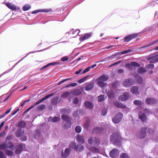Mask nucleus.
Instances as JSON below:
<instances>
[{
    "label": "nucleus",
    "instance_id": "f257e3e1",
    "mask_svg": "<svg viewBox=\"0 0 158 158\" xmlns=\"http://www.w3.org/2000/svg\"><path fill=\"white\" fill-rule=\"evenodd\" d=\"M122 139L119 133L117 131L114 132L110 137L111 142L115 144L120 143Z\"/></svg>",
    "mask_w": 158,
    "mask_h": 158
},
{
    "label": "nucleus",
    "instance_id": "f03ea898",
    "mask_svg": "<svg viewBox=\"0 0 158 158\" xmlns=\"http://www.w3.org/2000/svg\"><path fill=\"white\" fill-rule=\"evenodd\" d=\"M109 79L108 75L106 74L102 75L97 79V84L98 86L101 87H106L107 86V84L103 81H106Z\"/></svg>",
    "mask_w": 158,
    "mask_h": 158
},
{
    "label": "nucleus",
    "instance_id": "7ed1b4c3",
    "mask_svg": "<svg viewBox=\"0 0 158 158\" xmlns=\"http://www.w3.org/2000/svg\"><path fill=\"white\" fill-rule=\"evenodd\" d=\"M123 114L121 112H118L116 114L112 119L113 122L115 123H118L121 120Z\"/></svg>",
    "mask_w": 158,
    "mask_h": 158
},
{
    "label": "nucleus",
    "instance_id": "20e7f679",
    "mask_svg": "<svg viewBox=\"0 0 158 158\" xmlns=\"http://www.w3.org/2000/svg\"><path fill=\"white\" fill-rule=\"evenodd\" d=\"M138 33H133L126 35L124 38V41L125 42H128L132 40L135 39L138 35Z\"/></svg>",
    "mask_w": 158,
    "mask_h": 158
},
{
    "label": "nucleus",
    "instance_id": "39448f33",
    "mask_svg": "<svg viewBox=\"0 0 158 158\" xmlns=\"http://www.w3.org/2000/svg\"><path fill=\"white\" fill-rule=\"evenodd\" d=\"M134 82V80L132 78H128L125 79L123 82V86L127 87L133 85Z\"/></svg>",
    "mask_w": 158,
    "mask_h": 158
},
{
    "label": "nucleus",
    "instance_id": "423d86ee",
    "mask_svg": "<svg viewBox=\"0 0 158 158\" xmlns=\"http://www.w3.org/2000/svg\"><path fill=\"white\" fill-rule=\"evenodd\" d=\"M53 95H54V93H51L50 94H49L46 95L44 98L41 99L38 102H37L35 103H34L33 105H32V106H31L29 107V109H30V110H31V109L33 108L35 106L41 103L43 101L46 100V99L50 98V97L52 96Z\"/></svg>",
    "mask_w": 158,
    "mask_h": 158
},
{
    "label": "nucleus",
    "instance_id": "0eeeda50",
    "mask_svg": "<svg viewBox=\"0 0 158 158\" xmlns=\"http://www.w3.org/2000/svg\"><path fill=\"white\" fill-rule=\"evenodd\" d=\"M129 93L127 92H124L122 95H120L118 98L119 100L124 101L127 100L129 98Z\"/></svg>",
    "mask_w": 158,
    "mask_h": 158
},
{
    "label": "nucleus",
    "instance_id": "6e6552de",
    "mask_svg": "<svg viewBox=\"0 0 158 158\" xmlns=\"http://www.w3.org/2000/svg\"><path fill=\"white\" fill-rule=\"evenodd\" d=\"M147 127L142 128L139 133L138 135V136L140 139H143L145 138L146 135V131Z\"/></svg>",
    "mask_w": 158,
    "mask_h": 158
},
{
    "label": "nucleus",
    "instance_id": "1a4fd4ad",
    "mask_svg": "<svg viewBox=\"0 0 158 158\" xmlns=\"http://www.w3.org/2000/svg\"><path fill=\"white\" fill-rule=\"evenodd\" d=\"M118 150L116 148H114L110 152L109 155L110 157H115L118 155Z\"/></svg>",
    "mask_w": 158,
    "mask_h": 158
},
{
    "label": "nucleus",
    "instance_id": "9d476101",
    "mask_svg": "<svg viewBox=\"0 0 158 158\" xmlns=\"http://www.w3.org/2000/svg\"><path fill=\"white\" fill-rule=\"evenodd\" d=\"M139 118L143 122H147V117L146 115L141 112H139L138 113Z\"/></svg>",
    "mask_w": 158,
    "mask_h": 158
},
{
    "label": "nucleus",
    "instance_id": "9b49d317",
    "mask_svg": "<svg viewBox=\"0 0 158 158\" xmlns=\"http://www.w3.org/2000/svg\"><path fill=\"white\" fill-rule=\"evenodd\" d=\"M76 138V141L79 143H83L85 142V139L82 135L80 134L77 135Z\"/></svg>",
    "mask_w": 158,
    "mask_h": 158
},
{
    "label": "nucleus",
    "instance_id": "f8f14e48",
    "mask_svg": "<svg viewBox=\"0 0 158 158\" xmlns=\"http://www.w3.org/2000/svg\"><path fill=\"white\" fill-rule=\"evenodd\" d=\"M24 133V131L22 129L19 128L15 132V135L17 137H21Z\"/></svg>",
    "mask_w": 158,
    "mask_h": 158
},
{
    "label": "nucleus",
    "instance_id": "ddd939ff",
    "mask_svg": "<svg viewBox=\"0 0 158 158\" xmlns=\"http://www.w3.org/2000/svg\"><path fill=\"white\" fill-rule=\"evenodd\" d=\"M139 87L137 86H134L131 87L130 89L131 92L133 94L139 95V92L138 91Z\"/></svg>",
    "mask_w": 158,
    "mask_h": 158
},
{
    "label": "nucleus",
    "instance_id": "4468645a",
    "mask_svg": "<svg viewBox=\"0 0 158 158\" xmlns=\"http://www.w3.org/2000/svg\"><path fill=\"white\" fill-rule=\"evenodd\" d=\"M92 36V33H87L82 36H81L80 38V40L81 41H83L85 40H87L90 38Z\"/></svg>",
    "mask_w": 158,
    "mask_h": 158
},
{
    "label": "nucleus",
    "instance_id": "2eb2a0df",
    "mask_svg": "<svg viewBox=\"0 0 158 158\" xmlns=\"http://www.w3.org/2000/svg\"><path fill=\"white\" fill-rule=\"evenodd\" d=\"M156 100L154 98H148L145 100L146 103L148 105L153 104L156 103Z\"/></svg>",
    "mask_w": 158,
    "mask_h": 158
},
{
    "label": "nucleus",
    "instance_id": "dca6fc26",
    "mask_svg": "<svg viewBox=\"0 0 158 158\" xmlns=\"http://www.w3.org/2000/svg\"><path fill=\"white\" fill-rule=\"evenodd\" d=\"M135 78L137 83L139 84H142L143 83V79L139 75L136 74L135 76Z\"/></svg>",
    "mask_w": 158,
    "mask_h": 158
},
{
    "label": "nucleus",
    "instance_id": "f3484780",
    "mask_svg": "<svg viewBox=\"0 0 158 158\" xmlns=\"http://www.w3.org/2000/svg\"><path fill=\"white\" fill-rule=\"evenodd\" d=\"M113 104L115 106L118 108L124 109L127 107L126 105L118 102H114L113 103Z\"/></svg>",
    "mask_w": 158,
    "mask_h": 158
},
{
    "label": "nucleus",
    "instance_id": "a211bd4d",
    "mask_svg": "<svg viewBox=\"0 0 158 158\" xmlns=\"http://www.w3.org/2000/svg\"><path fill=\"white\" fill-rule=\"evenodd\" d=\"M24 145L22 143H20L17 146L15 152L18 154H20L21 152L23 151V145Z\"/></svg>",
    "mask_w": 158,
    "mask_h": 158
},
{
    "label": "nucleus",
    "instance_id": "6ab92c4d",
    "mask_svg": "<svg viewBox=\"0 0 158 158\" xmlns=\"http://www.w3.org/2000/svg\"><path fill=\"white\" fill-rule=\"evenodd\" d=\"M147 60H150V63H155L158 61L157 56L156 55L148 57L147 58Z\"/></svg>",
    "mask_w": 158,
    "mask_h": 158
},
{
    "label": "nucleus",
    "instance_id": "aec40b11",
    "mask_svg": "<svg viewBox=\"0 0 158 158\" xmlns=\"http://www.w3.org/2000/svg\"><path fill=\"white\" fill-rule=\"evenodd\" d=\"M60 120V118L59 117L54 116L53 117H50L48 121L49 122H51L55 123L59 121Z\"/></svg>",
    "mask_w": 158,
    "mask_h": 158
},
{
    "label": "nucleus",
    "instance_id": "412c9836",
    "mask_svg": "<svg viewBox=\"0 0 158 158\" xmlns=\"http://www.w3.org/2000/svg\"><path fill=\"white\" fill-rule=\"evenodd\" d=\"M85 106L90 109H92L93 108V105L91 102L86 101L84 103Z\"/></svg>",
    "mask_w": 158,
    "mask_h": 158
},
{
    "label": "nucleus",
    "instance_id": "4be33fe9",
    "mask_svg": "<svg viewBox=\"0 0 158 158\" xmlns=\"http://www.w3.org/2000/svg\"><path fill=\"white\" fill-rule=\"evenodd\" d=\"M5 4L9 9L12 10H16V7L15 6L12 5L11 3H6Z\"/></svg>",
    "mask_w": 158,
    "mask_h": 158
},
{
    "label": "nucleus",
    "instance_id": "5701e85b",
    "mask_svg": "<svg viewBox=\"0 0 158 158\" xmlns=\"http://www.w3.org/2000/svg\"><path fill=\"white\" fill-rule=\"evenodd\" d=\"M70 149L69 148H66L64 151V154L63 152L62 153V156L63 157L65 158L68 157L70 154Z\"/></svg>",
    "mask_w": 158,
    "mask_h": 158
},
{
    "label": "nucleus",
    "instance_id": "b1692460",
    "mask_svg": "<svg viewBox=\"0 0 158 158\" xmlns=\"http://www.w3.org/2000/svg\"><path fill=\"white\" fill-rule=\"evenodd\" d=\"M94 84L92 82L88 84L85 87V90L86 91H89L91 90L94 87Z\"/></svg>",
    "mask_w": 158,
    "mask_h": 158
},
{
    "label": "nucleus",
    "instance_id": "393cba45",
    "mask_svg": "<svg viewBox=\"0 0 158 158\" xmlns=\"http://www.w3.org/2000/svg\"><path fill=\"white\" fill-rule=\"evenodd\" d=\"M52 10L51 9H42L41 10H35L32 12V14H36L39 12H43L48 13L50 11H52Z\"/></svg>",
    "mask_w": 158,
    "mask_h": 158
},
{
    "label": "nucleus",
    "instance_id": "a878e982",
    "mask_svg": "<svg viewBox=\"0 0 158 158\" xmlns=\"http://www.w3.org/2000/svg\"><path fill=\"white\" fill-rule=\"evenodd\" d=\"M26 125V123L24 122L20 121L18 123L17 126L19 128L22 129L25 127Z\"/></svg>",
    "mask_w": 158,
    "mask_h": 158
},
{
    "label": "nucleus",
    "instance_id": "bb28decb",
    "mask_svg": "<svg viewBox=\"0 0 158 158\" xmlns=\"http://www.w3.org/2000/svg\"><path fill=\"white\" fill-rule=\"evenodd\" d=\"M84 148L82 145L80 144H77L75 146L74 149L75 150L77 151H78L81 152L82 151Z\"/></svg>",
    "mask_w": 158,
    "mask_h": 158
},
{
    "label": "nucleus",
    "instance_id": "cd10ccee",
    "mask_svg": "<svg viewBox=\"0 0 158 158\" xmlns=\"http://www.w3.org/2000/svg\"><path fill=\"white\" fill-rule=\"evenodd\" d=\"M104 130L102 127H95L93 129L94 132L100 133Z\"/></svg>",
    "mask_w": 158,
    "mask_h": 158
},
{
    "label": "nucleus",
    "instance_id": "c85d7f7f",
    "mask_svg": "<svg viewBox=\"0 0 158 158\" xmlns=\"http://www.w3.org/2000/svg\"><path fill=\"white\" fill-rule=\"evenodd\" d=\"M59 98L58 97H55L52 98L51 101V104L53 105H56L57 104Z\"/></svg>",
    "mask_w": 158,
    "mask_h": 158
},
{
    "label": "nucleus",
    "instance_id": "c756f323",
    "mask_svg": "<svg viewBox=\"0 0 158 158\" xmlns=\"http://www.w3.org/2000/svg\"><path fill=\"white\" fill-rule=\"evenodd\" d=\"M61 118L64 121L66 122L70 121V118L68 116L65 115L63 114L61 116Z\"/></svg>",
    "mask_w": 158,
    "mask_h": 158
},
{
    "label": "nucleus",
    "instance_id": "7c9ffc66",
    "mask_svg": "<svg viewBox=\"0 0 158 158\" xmlns=\"http://www.w3.org/2000/svg\"><path fill=\"white\" fill-rule=\"evenodd\" d=\"M107 95L108 97L111 98L114 97V94L113 91L110 90L108 92Z\"/></svg>",
    "mask_w": 158,
    "mask_h": 158
},
{
    "label": "nucleus",
    "instance_id": "2f4dec72",
    "mask_svg": "<svg viewBox=\"0 0 158 158\" xmlns=\"http://www.w3.org/2000/svg\"><path fill=\"white\" fill-rule=\"evenodd\" d=\"M158 42V40H156L155 41L152 42L150 44L147 46H145V47H141L140 48H139V49H140V51H141V50H143V48H144L146 47H147L152 46V45H153V44H155L156 43Z\"/></svg>",
    "mask_w": 158,
    "mask_h": 158
},
{
    "label": "nucleus",
    "instance_id": "473e14b6",
    "mask_svg": "<svg viewBox=\"0 0 158 158\" xmlns=\"http://www.w3.org/2000/svg\"><path fill=\"white\" fill-rule=\"evenodd\" d=\"M90 149L92 152L94 153H98L99 152V149L95 147H91Z\"/></svg>",
    "mask_w": 158,
    "mask_h": 158
},
{
    "label": "nucleus",
    "instance_id": "72a5a7b5",
    "mask_svg": "<svg viewBox=\"0 0 158 158\" xmlns=\"http://www.w3.org/2000/svg\"><path fill=\"white\" fill-rule=\"evenodd\" d=\"M81 92L79 89H76L73 90V94L77 96L81 94Z\"/></svg>",
    "mask_w": 158,
    "mask_h": 158
},
{
    "label": "nucleus",
    "instance_id": "f704fd0d",
    "mask_svg": "<svg viewBox=\"0 0 158 158\" xmlns=\"http://www.w3.org/2000/svg\"><path fill=\"white\" fill-rule=\"evenodd\" d=\"M71 126V123L70 121L66 122V123L64 126V129H68Z\"/></svg>",
    "mask_w": 158,
    "mask_h": 158
},
{
    "label": "nucleus",
    "instance_id": "c9c22d12",
    "mask_svg": "<svg viewBox=\"0 0 158 158\" xmlns=\"http://www.w3.org/2000/svg\"><path fill=\"white\" fill-rule=\"evenodd\" d=\"M147 70L143 67H140L138 69V72L139 73H142L146 72Z\"/></svg>",
    "mask_w": 158,
    "mask_h": 158
},
{
    "label": "nucleus",
    "instance_id": "e433bc0d",
    "mask_svg": "<svg viewBox=\"0 0 158 158\" xmlns=\"http://www.w3.org/2000/svg\"><path fill=\"white\" fill-rule=\"evenodd\" d=\"M105 100V96L101 95L98 97V101L99 102H102Z\"/></svg>",
    "mask_w": 158,
    "mask_h": 158
},
{
    "label": "nucleus",
    "instance_id": "4c0bfd02",
    "mask_svg": "<svg viewBox=\"0 0 158 158\" xmlns=\"http://www.w3.org/2000/svg\"><path fill=\"white\" fill-rule=\"evenodd\" d=\"M70 94V93L69 92H66L63 93L61 95V97L62 98H66L69 96Z\"/></svg>",
    "mask_w": 158,
    "mask_h": 158
},
{
    "label": "nucleus",
    "instance_id": "58836bf2",
    "mask_svg": "<svg viewBox=\"0 0 158 158\" xmlns=\"http://www.w3.org/2000/svg\"><path fill=\"white\" fill-rule=\"evenodd\" d=\"M6 148H10L14 146V145L11 142H9L7 143H6Z\"/></svg>",
    "mask_w": 158,
    "mask_h": 158
},
{
    "label": "nucleus",
    "instance_id": "ea45409f",
    "mask_svg": "<svg viewBox=\"0 0 158 158\" xmlns=\"http://www.w3.org/2000/svg\"><path fill=\"white\" fill-rule=\"evenodd\" d=\"M95 139L94 140V141H95L94 145L95 146H97L100 144V142L99 140V139L98 138H95Z\"/></svg>",
    "mask_w": 158,
    "mask_h": 158
},
{
    "label": "nucleus",
    "instance_id": "a19ab883",
    "mask_svg": "<svg viewBox=\"0 0 158 158\" xmlns=\"http://www.w3.org/2000/svg\"><path fill=\"white\" fill-rule=\"evenodd\" d=\"M134 104L136 106H139L141 105L142 104V102L138 100H135L133 102Z\"/></svg>",
    "mask_w": 158,
    "mask_h": 158
},
{
    "label": "nucleus",
    "instance_id": "79ce46f5",
    "mask_svg": "<svg viewBox=\"0 0 158 158\" xmlns=\"http://www.w3.org/2000/svg\"><path fill=\"white\" fill-rule=\"evenodd\" d=\"M89 77V76L88 75L87 76L85 77L84 78H82L81 79H80L78 81V83H82V82H84L85 81H86V80L87 78H88Z\"/></svg>",
    "mask_w": 158,
    "mask_h": 158
},
{
    "label": "nucleus",
    "instance_id": "37998d69",
    "mask_svg": "<svg viewBox=\"0 0 158 158\" xmlns=\"http://www.w3.org/2000/svg\"><path fill=\"white\" fill-rule=\"evenodd\" d=\"M31 8L30 6L28 5H26L24 6L23 7V10L24 11L28 10Z\"/></svg>",
    "mask_w": 158,
    "mask_h": 158
},
{
    "label": "nucleus",
    "instance_id": "c03bdc74",
    "mask_svg": "<svg viewBox=\"0 0 158 158\" xmlns=\"http://www.w3.org/2000/svg\"><path fill=\"white\" fill-rule=\"evenodd\" d=\"M46 107V106L44 104H42L39 106L37 108L38 109L40 110H42L44 109Z\"/></svg>",
    "mask_w": 158,
    "mask_h": 158
},
{
    "label": "nucleus",
    "instance_id": "a18cd8bd",
    "mask_svg": "<svg viewBox=\"0 0 158 158\" xmlns=\"http://www.w3.org/2000/svg\"><path fill=\"white\" fill-rule=\"evenodd\" d=\"M119 158H129V157L127 154L122 153L120 155Z\"/></svg>",
    "mask_w": 158,
    "mask_h": 158
},
{
    "label": "nucleus",
    "instance_id": "49530a36",
    "mask_svg": "<svg viewBox=\"0 0 158 158\" xmlns=\"http://www.w3.org/2000/svg\"><path fill=\"white\" fill-rule=\"evenodd\" d=\"M81 127L79 126H77L75 128V131L78 133H80L81 131Z\"/></svg>",
    "mask_w": 158,
    "mask_h": 158
},
{
    "label": "nucleus",
    "instance_id": "de8ad7c7",
    "mask_svg": "<svg viewBox=\"0 0 158 158\" xmlns=\"http://www.w3.org/2000/svg\"><path fill=\"white\" fill-rule=\"evenodd\" d=\"M5 152L6 155L9 156H12L13 154V152L8 150H6Z\"/></svg>",
    "mask_w": 158,
    "mask_h": 158
},
{
    "label": "nucleus",
    "instance_id": "09e8293b",
    "mask_svg": "<svg viewBox=\"0 0 158 158\" xmlns=\"http://www.w3.org/2000/svg\"><path fill=\"white\" fill-rule=\"evenodd\" d=\"M114 58V56H110L108 57L103 59L100 62L105 61L107 60H112Z\"/></svg>",
    "mask_w": 158,
    "mask_h": 158
},
{
    "label": "nucleus",
    "instance_id": "8fccbe9b",
    "mask_svg": "<svg viewBox=\"0 0 158 158\" xmlns=\"http://www.w3.org/2000/svg\"><path fill=\"white\" fill-rule=\"evenodd\" d=\"M94 138L93 137H90L89 138L88 140V143L90 144L91 145L94 142Z\"/></svg>",
    "mask_w": 158,
    "mask_h": 158
},
{
    "label": "nucleus",
    "instance_id": "3c124183",
    "mask_svg": "<svg viewBox=\"0 0 158 158\" xmlns=\"http://www.w3.org/2000/svg\"><path fill=\"white\" fill-rule=\"evenodd\" d=\"M107 113V110L106 109L104 108L103 109L102 111V114L103 116H105L106 115Z\"/></svg>",
    "mask_w": 158,
    "mask_h": 158
},
{
    "label": "nucleus",
    "instance_id": "603ef678",
    "mask_svg": "<svg viewBox=\"0 0 158 158\" xmlns=\"http://www.w3.org/2000/svg\"><path fill=\"white\" fill-rule=\"evenodd\" d=\"M90 67H88V68H86L82 72V73L81 74H84V73H85L88 72L90 70Z\"/></svg>",
    "mask_w": 158,
    "mask_h": 158
},
{
    "label": "nucleus",
    "instance_id": "864d4df0",
    "mask_svg": "<svg viewBox=\"0 0 158 158\" xmlns=\"http://www.w3.org/2000/svg\"><path fill=\"white\" fill-rule=\"evenodd\" d=\"M71 79V78H67V79H64V80L61 81L59 82V83H58V85H60L62 83H63V82H64L65 81H66L68 80Z\"/></svg>",
    "mask_w": 158,
    "mask_h": 158
},
{
    "label": "nucleus",
    "instance_id": "5fc2aeb1",
    "mask_svg": "<svg viewBox=\"0 0 158 158\" xmlns=\"http://www.w3.org/2000/svg\"><path fill=\"white\" fill-rule=\"evenodd\" d=\"M5 148H6V143H3L0 144V149L3 150Z\"/></svg>",
    "mask_w": 158,
    "mask_h": 158
},
{
    "label": "nucleus",
    "instance_id": "6e6d98bb",
    "mask_svg": "<svg viewBox=\"0 0 158 158\" xmlns=\"http://www.w3.org/2000/svg\"><path fill=\"white\" fill-rule=\"evenodd\" d=\"M69 57L67 56H65L62 57L61 59V60L62 61L64 62L67 61Z\"/></svg>",
    "mask_w": 158,
    "mask_h": 158
},
{
    "label": "nucleus",
    "instance_id": "4d7b16f0",
    "mask_svg": "<svg viewBox=\"0 0 158 158\" xmlns=\"http://www.w3.org/2000/svg\"><path fill=\"white\" fill-rule=\"evenodd\" d=\"M75 143V142L71 143L69 145V147L72 149L75 148V147L76 146Z\"/></svg>",
    "mask_w": 158,
    "mask_h": 158
},
{
    "label": "nucleus",
    "instance_id": "13d9d810",
    "mask_svg": "<svg viewBox=\"0 0 158 158\" xmlns=\"http://www.w3.org/2000/svg\"><path fill=\"white\" fill-rule=\"evenodd\" d=\"M118 81H115L112 84V86L113 87L116 88L118 85Z\"/></svg>",
    "mask_w": 158,
    "mask_h": 158
},
{
    "label": "nucleus",
    "instance_id": "bf43d9fd",
    "mask_svg": "<svg viewBox=\"0 0 158 158\" xmlns=\"http://www.w3.org/2000/svg\"><path fill=\"white\" fill-rule=\"evenodd\" d=\"M0 158H6V156L4 155L3 152L0 151Z\"/></svg>",
    "mask_w": 158,
    "mask_h": 158
},
{
    "label": "nucleus",
    "instance_id": "052dcab7",
    "mask_svg": "<svg viewBox=\"0 0 158 158\" xmlns=\"http://www.w3.org/2000/svg\"><path fill=\"white\" fill-rule=\"evenodd\" d=\"M121 62H122L121 61H118L116 62H115V63H114L112 64L111 65H110L109 66V67H112L113 66L118 64L120 63H121Z\"/></svg>",
    "mask_w": 158,
    "mask_h": 158
},
{
    "label": "nucleus",
    "instance_id": "680f3d73",
    "mask_svg": "<svg viewBox=\"0 0 158 158\" xmlns=\"http://www.w3.org/2000/svg\"><path fill=\"white\" fill-rule=\"evenodd\" d=\"M131 64L134 66H136L137 67H139V64L135 62H132L131 63Z\"/></svg>",
    "mask_w": 158,
    "mask_h": 158
},
{
    "label": "nucleus",
    "instance_id": "e2e57ef3",
    "mask_svg": "<svg viewBox=\"0 0 158 158\" xmlns=\"http://www.w3.org/2000/svg\"><path fill=\"white\" fill-rule=\"evenodd\" d=\"M27 136L25 135H23L21 138V140L22 141H25L27 140Z\"/></svg>",
    "mask_w": 158,
    "mask_h": 158
},
{
    "label": "nucleus",
    "instance_id": "0e129e2a",
    "mask_svg": "<svg viewBox=\"0 0 158 158\" xmlns=\"http://www.w3.org/2000/svg\"><path fill=\"white\" fill-rule=\"evenodd\" d=\"M59 63L57 62H53L48 64V66L54 65L59 64Z\"/></svg>",
    "mask_w": 158,
    "mask_h": 158
},
{
    "label": "nucleus",
    "instance_id": "69168bd1",
    "mask_svg": "<svg viewBox=\"0 0 158 158\" xmlns=\"http://www.w3.org/2000/svg\"><path fill=\"white\" fill-rule=\"evenodd\" d=\"M79 102V100L78 98L76 97L74 100L73 103L75 104H77Z\"/></svg>",
    "mask_w": 158,
    "mask_h": 158
},
{
    "label": "nucleus",
    "instance_id": "338daca9",
    "mask_svg": "<svg viewBox=\"0 0 158 158\" xmlns=\"http://www.w3.org/2000/svg\"><path fill=\"white\" fill-rule=\"evenodd\" d=\"M131 51V50H126L123 51L122 52L121 54H126L129 52H130Z\"/></svg>",
    "mask_w": 158,
    "mask_h": 158
},
{
    "label": "nucleus",
    "instance_id": "774afa93",
    "mask_svg": "<svg viewBox=\"0 0 158 158\" xmlns=\"http://www.w3.org/2000/svg\"><path fill=\"white\" fill-rule=\"evenodd\" d=\"M89 124L88 122L84 123L83 124V127L85 129L89 127Z\"/></svg>",
    "mask_w": 158,
    "mask_h": 158
}]
</instances>
